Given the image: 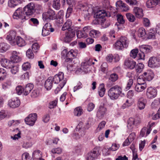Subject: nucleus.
<instances>
[{
	"label": "nucleus",
	"mask_w": 160,
	"mask_h": 160,
	"mask_svg": "<svg viewBox=\"0 0 160 160\" xmlns=\"http://www.w3.org/2000/svg\"><path fill=\"white\" fill-rule=\"evenodd\" d=\"M35 8L34 4L30 2L24 7L23 12L21 8H18L14 13L13 18L15 19L19 18L24 22L28 19V16L32 14L35 12Z\"/></svg>",
	"instance_id": "obj_1"
},
{
	"label": "nucleus",
	"mask_w": 160,
	"mask_h": 160,
	"mask_svg": "<svg viewBox=\"0 0 160 160\" xmlns=\"http://www.w3.org/2000/svg\"><path fill=\"white\" fill-rule=\"evenodd\" d=\"M122 88L118 85H116L110 88L108 91V95L112 100L117 99L122 92Z\"/></svg>",
	"instance_id": "obj_2"
},
{
	"label": "nucleus",
	"mask_w": 160,
	"mask_h": 160,
	"mask_svg": "<svg viewBox=\"0 0 160 160\" xmlns=\"http://www.w3.org/2000/svg\"><path fill=\"white\" fill-rule=\"evenodd\" d=\"M66 2L69 6L68 8L66 15V21L63 25L62 30L66 31V32H70V19L69 18L70 16V0H66Z\"/></svg>",
	"instance_id": "obj_3"
},
{
	"label": "nucleus",
	"mask_w": 160,
	"mask_h": 160,
	"mask_svg": "<svg viewBox=\"0 0 160 160\" xmlns=\"http://www.w3.org/2000/svg\"><path fill=\"white\" fill-rule=\"evenodd\" d=\"M110 16V13L106 12L104 10H99L96 12L94 15V17L97 19V21L101 23L105 21L106 17Z\"/></svg>",
	"instance_id": "obj_4"
},
{
	"label": "nucleus",
	"mask_w": 160,
	"mask_h": 160,
	"mask_svg": "<svg viewBox=\"0 0 160 160\" xmlns=\"http://www.w3.org/2000/svg\"><path fill=\"white\" fill-rule=\"evenodd\" d=\"M57 18V14L55 11L52 9H49L42 14V19L44 22H48L51 20H55Z\"/></svg>",
	"instance_id": "obj_5"
},
{
	"label": "nucleus",
	"mask_w": 160,
	"mask_h": 160,
	"mask_svg": "<svg viewBox=\"0 0 160 160\" xmlns=\"http://www.w3.org/2000/svg\"><path fill=\"white\" fill-rule=\"evenodd\" d=\"M78 27H71V38L75 36L76 32H77V36L78 38H87L88 35L86 32L83 31H79Z\"/></svg>",
	"instance_id": "obj_6"
},
{
	"label": "nucleus",
	"mask_w": 160,
	"mask_h": 160,
	"mask_svg": "<svg viewBox=\"0 0 160 160\" xmlns=\"http://www.w3.org/2000/svg\"><path fill=\"white\" fill-rule=\"evenodd\" d=\"M70 51L68 52L67 49H65L62 52V57L65 59L64 62V65L67 68V71H69L70 67V58H69V52Z\"/></svg>",
	"instance_id": "obj_7"
},
{
	"label": "nucleus",
	"mask_w": 160,
	"mask_h": 160,
	"mask_svg": "<svg viewBox=\"0 0 160 160\" xmlns=\"http://www.w3.org/2000/svg\"><path fill=\"white\" fill-rule=\"evenodd\" d=\"M154 74L153 72L150 69L148 70L145 72L141 76H140L138 79L139 81L141 78H143L148 81H150L154 78Z\"/></svg>",
	"instance_id": "obj_8"
},
{
	"label": "nucleus",
	"mask_w": 160,
	"mask_h": 160,
	"mask_svg": "<svg viewBox=\"0 0 160 160\" xmlns=\"http://www.w3.org/2000/svg\"><path fill=\"white\" fill-rule=\"evenodd\" d=\"M148 66L151 68H158L160 66V63L158 58L152 57L150 58Z\"/></svg>",
	"instance_id": "obj_9"
},
{
	"label": "nucleus",
	"mask_w": 160,
	"mask_h": 160,
	"mask_svg": "<svg viewBox=\"0 0 160 160\" xmlns=\"http://www.w3.org/2000/svg\"><path fill=\"white\" fill-rule=\"evenodd\" d=\"M37 114L36 113L31 114L25 119L26 124L31 126H33L37 120Z\"/></svg>",
	"instance_id": "obj_10"
},
{
	"label": "nucleus",
	"mask_w": 160,
	"mask_h": 160,
	"mask_svg": "<svg viewBox=\"0 0 160 160\" xmlns=\"http://www.w3.org/2000/svg\"><path fill=\"white\" fill-rule=\"evenodd\" d=\"M140 122V119L138 117L130 118L128 120L127 127L130 129H132L134 125H138Z\"/></svg>",
	"instance_id": "obj_11"
},
{
	"label": "nucleus",
	"mask_w": 160,
	"mask_h": 160,
	"mask_svg": "<svg viewBox=\"0 0 160 160\" xmlns=\"http://www.w3.org/2000/svg\"><path fill=\"white\" fill-rule=\"evenodd\" d=\"M77 53L73 50L71 49V67H73L74 69H76L77 65V62L78 61V59L76 58Z\"/></svg>",
	"instance_id": "obj_12"
},
{
	"label": "nucleus",
	"mask_w": 160,
	"mask_h": 160,
	"mask_svg": "<svg viewBox=\"0 0 160 160\" xmlns=\"http://www.w3.org/2000/svg\"><path fill=\"white\" fill-rule=\"evenodd\" d=\"M157 92L156 89L150 87L147 88L146 92V96L149 98H155L157 95Z\"/></svg>",
	"instance_id": "obj_13"
},
{
	"label": "nucleus",
	"mask_w": 160,
	"mask_h": 160,
	"mask_svg": "<svg viewBox=\"0 0 160 160\" xmlns=\"http://www.w3.org/2000/svg\"><path fill=\"white\" fill-rule=\"evenodd\" d=\"M99 155V152L97 149L94 148L87 155V160H94L97 158Z\"/></svg>",
	"instance_id": "obj_14"
},
{
	"label": "nucleus",
	"mask_w": 160,
	"mask_h": 160,
	"mask_svg": "<svg viewBox=\"0 0 160 160\" xmlns=\"http://www.w3.org/2000/svg\"><path fill=\"white\" fill-rule=\"evenodd\" d=\"M64 77L63 73L62 72H59L58 74L55 75L52 78V81L55 84H58L60 82L62 83L63 82H65L63 80Z\"/></svg>",
	"instance_id": "obj_15"
},
{
	"label": "nucleus",
	"mask_w": 160,
	"mask_h": 160,
	"mask_svg": "<svg viewBox=\"0 0 160 160\" xmlns=\"http://www.w3.org/2000/svg\"><path fill=\"white\" fill-rule=\"evenodd\" d=\"M20 102L18 98L15 97L9 100L8 104L12 108L18 107L20 105Z\"/></svg>",
	"instance_id": "obj_16"
},
{
	"label": "nucleus",
	"mask_w": 160,
	"mask_h": 160,
	"mask_svg": "<svg viewBox=\"0 0 160 160\" xmlns=\"http://www.w3.org/2000/svg\"><path fill=\"white\" fill-rule=\"evenodd\" d=\"M107 109L106 108L102 106L99 107L97 113V117L99 118H102L106 114Z\"/></svg>",
	"instance_id": "obj_17"
},
{
	"label": "nucleus",
	"mask_w": 160,
	"mask_h": 160,
	"mask_svg": "<svg viewBox=\"0 0 160 160\" xmlns=\"http://www.w3.org/2000/svg\"><path fill=\"white\" fill-rule=\"evenodd\" d=\"M19 53L15 51L12 52L10 59L13 63L18 62L21 60V58L19 56Z\"/></svg>",
	"instance_id": "obj_18"
},
{
	"label": "nucleus",
	"mask_w": 160,
	"mask_h": 160,
	"mask_svg": "<svg viewBox=\"0 0 160 160\" xmlns=\"http://www.w3.org/2000/svg\"><path fill=\"white\" fill-rule=\"evenodd\" d=\"M147 87L146 82L138 83L135 87V90L137 92H139L143 91Z\"/></svg>",
	"instance_id": "obj_19"
},
{
	"label": "nucleus",
	"mask_w": 160,
	"mask_h": 160,
	"mask_svg": "<svg viewBox=\"0 0 160 160\" xmlns=\"http://www.w3.org/2000/svg\"><path fill=\"white\" fill-rule=\"evenodd\" d=\"M124 65L127 68L132 69L135 67L136 62L132 59H127L125 61Z\"/></svg>",
	"instance_id": "obj_20"
},
{
	"label": "nucleus",
	"mask_w": 160,
	"mask_h": 160,
	"mask_svg": "<svg viewBox=\"0 0 160 160\" xmlns=\"http://www.w3.org/2000/svg\"><path fill=\"white\" fill-rule=\"evenodd\" d=\"M151 131L150 127L147 129L146 127H144L141 130L139 137H146L149 134Z\"/></svg>",
	"instance_id": "obj_21"
},
{
	"label": "nucleus",
	"mask_w": 160,
	"mask_h": 160,
	"mask_svg": "<svg viewBox=\"0 0 160 160\" xmlns=\"http://www.w3.org/2000/svg\"><path fill=\"white\" fill-rule=\"evenodd\" d=\"M52 77H49L46 81L44 87L47 90H49L51 89L52 86Z\"/></svg>",
	"instance_id": "obj_22"
},
{
	"label": "nucleus",
	"mask_w": 160,
	"mask_h": 160,
	"mask_svg": "<svg viewBox=\"0 0 160 160\" xmlns=\"http://www.w3.org/2000/svg\"><path fill=\"white\" fill-rule=\"evenodd\" d=\"M133 11L137 18H140L143 16V10L142 8L135 7L134 8Z\"/></svg>",
	"instance_id": "obj_23"
},
{
	"label": "nucleus",
	"mask_w": 160,
	"mask_h": 160,
	"mask_svg": "<svg viewBox=\"0 0 160 160\" xmlns=\"http://www.w3.org/2000/svg\"><path fill=\"white\" fill-rule=\"evenodd\" d=\"M33 88L32 84L28 83L27 84L23 89V93L25 95H27Z\"/></svg>",
	"instance_id": "obj_24"
},
{
	"label": "nucleus",
	"mask_w": 160,
	"mask_h": 160,
	"mask_svg": "<svg viewBox=\"0 0 160 160\" xmlns=\"http://www.w3.org/2000/svg\"><path fill=\"white\" fill-rule=\"evenodd\" d=\"M152 48L151 46L147 45H142L139 46L140 51L146 53L151 52Z\"/></svg>",
	"instance_id": "obj_25"
},
{
	"label": "nucleus",
	"mask_w": 160,
	"mask_h": 160,
	"mask_svg": "<svg viewBox=\"0 0 160 160\" xmlns=\"http://www.w3.org/2000/svg\"><path fill=\"white\" fill-rule=\"evenodd\" d=\"M146 99L143 98H140L138 100L137 106L140 110L143 109L145 107Z\"/></svg>",
	"instance_id": "obj_26"
},
{
	"label": "nucleus",
	"mask_w": 160,
	"mask_h": 160,
	"mask_svg": "<svg viewBox=\"0 0 160 160\" xmlns=\"http://www.w3.org/2000/svg\"><path fill=\"white\" fill-rule=\"evenodd\" d=\"M13 63L11 60L10 61L6 58H3L1 62L2 66L6 68H10Z\"/></svg>",
	"instance_id": "obj_27"
},
{
	"label": "nucleus",
	"mask_w": 160,
	"mask_h": 160,
	"mask_svg": "<svg viewBox=\"0 0 160 160\" xmlns=\"http://www.w3.org/2000/svg\"><path fill=\"white\" fill-rule=\"evenodd\" d=\"M42 152L39 150H35L32 154V158L33 160H39L41 158Z\"/></svg>",
	"instance_id": "obj_28"
},
{
	"label": "nucleus",
	"mask_w": 160,
	"mask_h": 160,
	"mask_svg": "<svg viewBox=\"0 0 160 160\" xmlns=\"http://www.w3.org/2000/svg\"><path fill=\"white\" fill-rule=\"evenodd\" d=\"M157 0H148L146 2V6L148 8H152L157 5Z\"/></svg>",
	"instance_id": "obj_29"
},
{
	"label": "nucleus",
	"mask_w": 160,
	"mask_h": 160,
	"mask_svg": "<svg viewBox=\"0 0 160 160\" xmlns=\"http://www.w3.org/2000/svg\"><path fill=\"white\" fill-rule=\"evenodd\" d=\"M91 65V64L90 63L85 61L81 63L80 69L83 72H86L88 71L87 68H88V66Z\"/></svg>",
	"instance_id": "obj_30"
},
{
	"label": "nucleus",
	"mask_w": 160,
	"mask_h": 160,
	"mask_svg": "<svg viewBox=\"0 0 160 160\" xmlns=\"http://www.w3.org/2000/svg\"><path fill=\"white\" fill-rule=\"evenodd\" d=\"M16 36V32L13 31H10L6 37V39L9 41L14 40Z\"/></svg>",
	"instance_id": "obj_31"
},
{
	"label": "nucleus",
	"mask_w": 160,
	"mask_h": 160,
	"mask_svg": "<svg viewBox=\"0 0 160 160\" xmlns=\"http://www.w3.org/2000/svg\"><path fill=\"white\" fill-rule=\"evenodd\" d=\"M17 44L19 47H23L26 45L25 41L21 37L18 36L15 40Z\"/></svg>",
	"instance_id": "obj_32"
},
{
	"label": "nucleus",
	"mask_w": 160,
	"mask_h": 160,
	"mask_svg": "<svg viewBox=\"0 0 160 160\" xmlns=\"http://www.w3.org/2000/svg\"><path fill=\"white\" fill-rule=\"evenodd\" d=\"M105 89L104 88V85L102 83L100 84L98 88V93L100 97H102L105 92Z\"/></svg>",
	"instance_id": "obj_33"
},
{
	"label": "nucleus",
	"mask_w": 160,
	"mask_h": 160,
	"mask_svg": "<svg viewBox=\"0 0 160 160\" xmlns=\"http://www.w3.org/2000/svg\"><path fill=\"white\" fill-rule=\"evenodd\" d=\"M9 48V46L7 43L2 42L0 43V52H3L7 51Z\"/></svg>",
	"instance_id": "obj_34"
},
{
	"label": "nucleus",
	"mask_w": 160,
	"mask_h": 160,
	"mask_svg": "<svg viewBox=\"0 0 160 160\" xmlns=\"http://www.w3.org/2000/svg\"><path fill=\"white\" fill-rule=\"evenodd\" d=\"M83 113V110L81 107L75 108L74 111V115L77 116L79 117Z\"/></svg>",
	"instance_id": "obj_35"
},
{
	"label": "nucleus",
	"mask_w": 160,
	"mask_h": 160,
	"mask_svg": "<svg viewBox=\"0 0 160 160\" xmlns=\"http://www.w3.org/2000/svg\"><path fill=\"white\" fill-rule=\"evenodd\" d=\"M119 40L125 48H127L128 46L129 41L127 38L125 37H121Z\"/></svg>",
	"instance_id": "obj_36"
},
{
	"label": "nucleus",
	"mask_w": 160,
	"mask_h": 160,
	"mask_svg": "<svg viewBox=\"0 0 160 160\" xmlns=\"http://www.w3.org/2000/svg\"><path fill=\"white\" fill-rule=\"evenodd\" d=\"M7 73L6 70L2 68H0V81L4 80L6 78Z\"/></svg>",
	"instance_id": "obj_37"
},
{
	"label": "nucleus",
	"mask_w": 160,
	"mask_h": 160,
	"mask_svg": "<svg viewBox=\"0 0 160 160\" xmlns=\"http://www.w3.org/2000/svg\"><path fill=\"white\" fill-rule=\"evenodd\" d=\"M113 47L115 49L119 50H122L125 48L119 40H118L114 44Z\"/></svg>",
	"instance_id": "obj_38"
},
{
	"label": "nucleus",
	"mask_w": 160,
	"mask_h": 160,
	"mask_svg": "<svg viewBox=\"0 0 160 160\" xmlns=\"http://www.w3.org/2000/svg\"><path fill=\"white\" fill-rule=\"evenodd\" d=\"M146 32L145 29L143 28H140L138 30V35L139 37H143L146 35Z\"/></svg>",
	"instance_id": "obj_39"
},
{
	"label": "nucleus",
	"mask_w": 160,
	"mask_h": 160,
	"mask_svg": "<svg viewBox=\"0 0 160 160\" xmlns=\"http://www.w3.org/2000/svg\"><path fill=\"white\" fill-rule=\"evenodd\" d=\"M89 34L90 36L92 37L97 38L99 35L100 33L98 31L92 30L90 31Z\"/></svg>",
	"instance_id": "obj_40"
},
{
	"label": "nucleus",
	"mask_w": 160,
	"mask_h": 160,
	"mask_svg": "<svg viewBox=\"0 0 160 160\" xmlns=\"http://www.w3.org/2000/svg\"><path fill=\"white\" fill-rule=\"evenodd\" d=\"M135 68L137 72L140 73L143 68L144 65L142 63H140L136 65Z\"/></svg>",
	"instance_id": "obj_41"
},
{
	"label": "nucleus",
	"mask_w": 160,
	"mask_h": 160,
	"mask_svg": "<svg viewBox=\"0 0 160 160\" xmlns=\"http://www.w3.org/2000/svg\"><path fill=\"white\" fill-rule=\"evenodd\" d=\"M118 75L117 74L113 73L110 75L108 79L110 81L114 82L118 79Z\"/></svg>",
	"instance_id": "obj_42"
},
{
	"label": "nucleus",
	"mask_w": 160,
	"mask_h": 160,
	"mask_svg": "<svg viewBox=\"0 0 160 160\" xmlns=\"http://www.w3.org/2000/svg\"><path fill=\"white\" fill-rule=\"evenodd\" d=\"M43 28L46 30H48L51 32H53L54 31V29L52 27L51 24L50 23L47 22L44 26Z\"/></svg>",
	"instance_id": "obj_43"
},
{
	"label": "nucleus",
	"mask_w": 160,
	"mask_h": 160,
	"mask_svg": "<svg viewBox=\"0 0 160 160\" xmlns=\"http://www.w3.org/2000/svg\"><path fill=\"white\" fill-rule=\"evenodd\" d=\"M52 6L56 10H59L60 8V0H53Z\"/></svg>",
	"instance_id": "obj_44"
},
{
	"label": "nucleus",
	"mask_w": 160,
	"mask_h": 160,
	"mask_svg": "<svg viewBox=\"0 0 160 160\" xmlns=\"http://www.w3.org/2000/svg\"><path fill=\"white\" fill-rule=\"evenodd\" d=\"M127 19L128 21L131 22H134L136 19L135 17L132 14L130 13H127L126 14Z\"/></svg>",
	"instance_id": "obj_45"
},
{
	"label": "nucleus",
	"mask_w": 160,
	"mask_h": 160,
	"mask_svg": "<svg viewBox=\"0 0 160 160\" xmlns=\"http://www.w3.org/2000/svg\"><path fill=\"white\" fill-rule=\"evenodd\" d=\"M63 41L66 43H69L70 42V32H65V37L63 39Z\"/></svg>",
	"instance_id": "obj_46"
},
{
	"label": "nucleus",
	"mask_w": 160,
	"mask_h": 160,
	"mask_svg": "<svg viewBox=\"0 0 160 160\" xmlns=\"http://www.w3.org/2000/svg\"><path fill=\"white\" fill-rule=\"evenodd\" d=\"M10 68H11V73L13 74H16L18 71V67L17 66H14L13 64L11 65V67Z\"/></svg>",
	"instance_id": "obj_47"
},
{
	"label": "nucleus",
	"mask_w": 160,
	"mask_h": 160,
	"mask_svg": "<svg viewBox=\"0 0 160 160\" xmlns=\"http://www.w3.org/2000/svg\"><path fill=\"white\" fill-rule=\"evenodd\" d=\"M39 45L38 43H34L32 46V51L34 52H37L39 49Z\"/></svg>",
	"instance_id": "obj_48"
},
{
	"label": "nucleus",
	"mask_w": 160,
	"mask_h": 160,
	"mask_svg": "<svg viewBox=\"0 0 160 160\" xmlns=\"http://www.w3.org/2000/svg\"><path fill=\"white\" fill-rule=\"evenodd\" d=\"M138 52V49H134L132 50L130 53V56L133 58H135Z\"/></svg>",
	"instance_id": "obj_49"
},
{
	"label": "nucleus",
	"mask_w": 160,
	"mask_h": 160,
	"mask_svg": "<svg viewBox=\"0 0 160 160\" xmlns=\"http://www.w3.org/2000/svg\"><path fill=\"white\" fill-rule=\"evenodd\" d=\"M19 3L14 0H10L8 2V5L11 8H14Z\"/></svg>",
	"instance_id": "obj_50"
},
{
	"label": "nucleus",
	"mask_w": 160,
	"mask_h": 160,
	"mask_svg": "<svg viewBox=\"0 0 160 160\" xmlns=\"http://www.w3.org/2000/svg\"><path fill=\"white\" fill-rule=\"evenodd\" d=\"M66 84L65 82H63L62 83H60L59 85V87H58L55 89L54 92L56 94H57L59 91L63 88Z\"/></svg>",
	"instance_id": "obj_51"
},
{
	"label": "nucleus",
	"mask_w": 160,
	"mask_h": 160,
	"mask_svg": "<svg viewBox=\"0 0 160 160\" xmlns=\"http://www.w3.org/2000/svg\"><path fill=\"white\" fill-rule=\"evenodd\" d=\"M23 88L21 86H18L16 88V93L18 95H21L23 93Z\"/></svg>",
	"instance_id": "obj_52"
},
{
	"label": "nucleus",
	"mask_w": 160,
	"mask_h": 160,
	"mask_svg": "<svg viewBox=\"0 0 160 160\" xmlns=\"http://www.w3.org/2000/svg\"><path fill=\"white\" fill-rule=\"evenodd\" d=\"M117 20L118 22L120 24H123L125 22L123 16L120 14L117 15Z\"/></svg>",
	"instance_id": "obj_53"
},
{
	"label": "nucleus",
	"mask_w": 160,
	"mask_h": 160,
	"mask_svg": "<svg viewBox=\"0 0 160 160\" xmlns=\"http://www.w3.org/2000/svg\"><path fill=\"white\" fill-rule=\"evenodd\" d=\"M133 83V80L132 79H129L127 84V86L125 88V90L127 91L131 88Z\"/></svg>",
	"instance_id": "obj_54"
},
{
	"label": "nucleus",
	"mask_w": 160,
	"mask_h": 160,
	"mask_svg": "<svg viewBox=\"0 0 160 160\" xmlns=\"http://www.w3.org/2000/svg\"><path fill=\"white\" fill-rule=\"evenodd\" d=\"M57 102L54 100L50 102L49 103L48 108L50 109L54 108L57 105Z\"/></svg>",
	"instance_id": "obj_55"
},
{
	"label": "nucleus",
	"mask_w": 160,
	"mask_h": 160,
	"mask_svg": "<svg viewBox=\"0 0 160 160\" xmlns=\"http://www.w3.org/2000/svg\"><path fill=\"white\" fill-rule=\"evenodd\" d=\"M22 67L23 70L26 71L30 68L31 65L28 62H27L23 64Z\"/></svg>",
	"instance_id": "obj_56"
},
{
	"label": "nucleus",
	"mask_w": 160,
	"mask_h": 160,
	"mask_svg": "<svg viewBox=\"0 0 160 160\" xmlns=\"http://www.w3.org/2000/svg\"><path fill=\"white\" fill-rule=\"evenodd\" d=\"M155 38V31L152 29H150L149 32L148 38L149 39H154Z\"/></svg>",
	"instance_id": "obj_57"
},
{
	"label": "nucleus",
	"mask_w": 160,
	"mask_h": 160,
	"mask_svg": "<svg viewBox=\"0 0 160 160\" xmlns=\"http://www.w3.org/2000/svg\"><path fill=\"white\" fill-rule=\"evenodd\" d=\"M22 160H31V158L28 153L25 152L22 155Z\"/></svg>",
	"instance_id": "obj_58"
},
{
	"label": "nucleus",
	"mask_w": 160,
	"mask_h": 160,
	"mask_svg": "<svg viewBox=\"0 0 160 160\" xmlns=\"http://www.w3.org/2000/svg\"><path fill=\"white\" fill-rule=\"evenodd\" d=\"M26 54L27 56L29 58H34V54L30 49L27 51Z\"/></svg>",
	"instance_id": "obj_59"
},
{
	"label": "nucleus",
	"mask_w": 160,
	"mask_h": 160,
	"mask_svg": "<svg viewBox=\"0 0 160 160\" xmlns=\"http://www.w3.org/2000/svg\"><path fill=\"white\" fill-rule=\"evenodd\" d=\"M95 106V104L93 103H89L87 105V110L89 112L92 111L94 108Z\"/></svg>",
	"instance_id": "obj_60"
},
{
	"label": "nucleus",
	"mask_w": 160,
	"mask_h": 160,
	"mask_svg": "<svg viewBox=\"0 0 160 160\" xmlns=\"http://www.w3.org/2000/svg\"><path fill=\"white\" fill-rule=\"evenodd\" d=\"M29 21L30 22L32 23L35 26H37L39 24L38 20L37 19L35 18H31Z\"/></svg>",
	"instance_id": "obj_61"
},
{
	"label": "nucleus",
	"mask_w": 160,
	"mask_h": 160,
	"mask_svg": "<svg viewBox=\"0 0 160 160\" xmlns=\"http://www.w3.org/2000/svg\"><path fill=\"white\" fill-rule=\"evenodd\" d=\"M51 152L53 153L60 154L62 152V149L60 148H53Z\"/></svg>",
	"instance_id": "obj_62"
},
{
	"label": "nucleus",
	"mask_w": 160,
	"mask_h": 160,
	"mask_svg": "<svg viewBox=\"0 0 160 160\" xmlns=\"http://www.w3.org/2000/svg\"><path fill=\"white\" fill-rule=\"evenodd\" d=\"M125 2L130 5H137L138 2L137 0H125Z\"/></svg>",
	"instance_id": "obj_63"
},
{
	"label": "nucleus",
	"mask_w": 160,
	"mask_h": 160,
	"mask_svg": "<svg viewBox=\"0 0 160 160\" xmlns=\"http://www.w3.org/2000/svg\"><path fill=\"white\" fill-rule=\"evenodd\" d=\"M132 105V103L130 102V101L128 100L126 101L125 102L122 106V108L123 109H125L126 108Z\"/></svg>",
	"instance_id": "obj_64"
}]
</instances>
